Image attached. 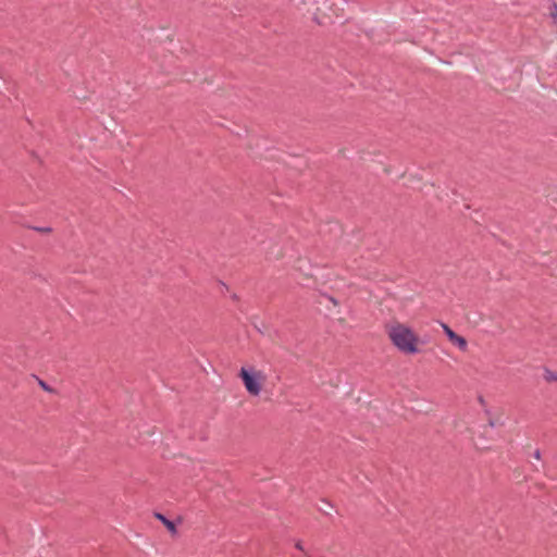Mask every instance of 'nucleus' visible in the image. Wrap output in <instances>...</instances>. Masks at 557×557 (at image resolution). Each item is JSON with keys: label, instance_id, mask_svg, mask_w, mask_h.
<instances>
[{"label": "nucleus", "instance_id": "obj_6", "mask_svg": "<svg viewBox=\"0 0 557 557\" xmlns=\"http://www.w3.org/2000/svg\"><path fill=\"white\" fill-rule=\"evenodd\" d=\"M326 298L334 305V306H338V300L336 298H334L333 296H330V295H326Z\"/></svg>", "mask_w": 557, "mask_h": 557}, {"label": "nucleus", "instance_id": "obj_1", "mask_svg": "<svg viewBox=\"0 0 557 557\" xmlns=\"http://www.w3.org/2000/svg\"><path fill=\"white\" fill-rule=\"evenodd\" d=\"M386 334L392 345L404 355L420 352L421 341L417 333L407 324L393 322L386 325Z\"/></svg>", "mask_w": 557, "mask_h": 557}, {"label": "nucleus", "instance_id": "obj_7", "mask_svg": "<svg viewBox=\"0 0 557 557\" xmlns=\"http://www.w3.org/2000/svg\"><path fill=\"white\" fill-rule=\"evenodd\" d=\"M295 547L301 552H305L301 541H297Z\"/></svg>", "mask_w": 557, "mask_h": 557}, {"label": "nucleus", "instance_id": "obj_10", "mask_svg": "<svg viewBox=\"0 0 557 557\" xmlns=\"http://www.w3.org/2000/svg\"><path fill=\"white\" fill-rule=\"evenodd\" d=\"M488 425H490L491 428H494V426L496 425V423H495L493 420H490V421H488Z\"/></svg>", "mask_w": 557, "mask_h": 557}, {"label": "nucleus", "instance_id": "obj_11", "mask_svg": "<svg viewBox=\"0 0 557 557\" xmlns=\"http://www.w3.org/2000/svg\"><path fill=\"white\" fill-rule=\"evenodd\" d=\"M41 386H42L45 389H48V386H47L44 382H41Z\"/></svg>", "mask_w": 557, "mask_h": 557}, {"label": "nucleus", "instance_id": "obj_4", "mask_svg": "<svg viewBox=\"0 0 557 557\" xmlns=\"http://www.w3.org/2000/svg\"><path fill=\"white\" fill-rule=\"evenodd\" d=\"M154 517H156V519H158L160 522L163 523V525L168 529V531L172 535H176L177 534L176 524L173 521L169 520L163 513L156 512Z\"/></svg>", "mask_w": 557, "mask_h": 557}, {"label": "nucleus", "instance_id": "obj_9", "mask_svg": "<svg viewBox=\"0 0 557 557\" xmlns=\"http://www.w3.org/2000/svg\"><path fill=\"white\" fill-rule=\"evenodd\" d=\"M338 3H344V0H333L332 5H337Z\"/></svg>", "mask_w": 557, "mask_h": 557}, {"label": "nucleus", "instance_id": "obj_3", "mask_svg": "<svg viewBox=\"0 0 557 557\" xmlns=\"http://www.w3.org/2000/svg\"><path fill=\"white\" fill-rule=\"evenodd\" d=\"M442 327L448 339L457 346L461 351H466L468 348V343L465 337L458 335L454 332L447 324L442 323Z\"/></svg>", "mask_w": 557, "mask_h": 557}, {"label": "nucleus", "instance_id": "obj_2", "mask_svg": "<svg viewBox=\"0 0 557 557\" xmlns=\"http://www.w3.org/2000/svg\"><path fill=\"white\" fill-rule=\"evenodd\" d=\"M238 376L250 396H259L261 394L267 375L263 371L257 370L255 367H242Z\"/></svg>", "mask_w": 557, "mask_h": 557}, {"label": "nucleus", "instance_id": "obj_8", "mask_svg": "<svg viewBox=\"0 0 557 557\" xmlns=\"http://www.w3.org/2000/svg\"><path fill=\"white\" fill-rule=\"evenodd\" d=\"M533 456H534L535 459H541V451H540V449H536L534 451Z\"/></svg>", "mask_w": 557, "mask_h": 557}, {"label": "nucleus", "instance_id": "obj_5", "mask_svg": "<svg viewBox=\"0 0 557 557\" xmlns=\"http://www.w3.org/2000/svg\"><path fill=\"white\" fill-rule=\"evenodd\" d=\"M543 376L547 382H557V373L547 368L544 369Z\"/></svg>", "mask_w": 557, "mask_h": 557}]
</instances>
